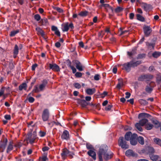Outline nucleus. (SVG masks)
Here are the masks:
<instances>
[{
    "label": "nucleus",
    "instance_id": "29",
    "mask_svg": "<svg viewBox=\"0 0 161 161\" xmlns=\"http://www.w3.org/2000/svg\"><path fill=\"white\" fill-rule=\"evenodd\" d=\"M152 122L154 125L155 127L158 128L160 126V124L159 122L155 119L152 120Z\"/></svg>",
    "mask_w": 161,
    "mask_h": 161
},
{
    "label": "nucleus",
    "instance_id": "38",
    "mask_svg": "<svg viewBox=\"0 0 161 161\" xmlns=\"http://www.w3.org/2000/svg\"><path fill=\"white\" fill-rule=\"evenodd\" d=\"M137 19L139 21L142 22H144L145 21L144 18L140 15V14H137L136 15Z\"/></svg>",
    "mask_w": 161,
    "mask_h": 161
},
{
    "label": "nucleus",
    "instance_id": "10",
    "mask_svg": "<svg viewBox=\"0 0 161 161\" xmlns=\"http://www.w3.org/2000/svg\"><path fill=\"white\" fill-rule=\"evenodd\" d=\"M49 67L50 69H51L55 72H58L60 70L59 66L55 63L49 64Z\"/></svg>",
    "mask_w": 161,
    "mask_h": 161
},
{
    "label": "nucleus",
    "instance_id": "32",
    "mask_svg": "<svg viewBox=\"0 0 161 161\" xmlns=\"http://www.w3.org/2000/svg\"><path fill=\"white\" fill-rule=\"evenodd\" d=\"M161 55V52L159 51H155L152 53V56L154 58H157Z\"/></svg>",
    "mask_w": 161,
    "mask_h": 161
},
{
    "label": "nucleus",
    "instance_id": "1",
    "mask_svg": "<svg viewBox=\"0 0 161 161\" xmlns=\"http://www.w3.org/2000/svg\"><path fill=\"white\" fill-rule=\"evenodd\" d=\"M108 149V147L105 144L102 145L100 147L97 153L99 161H103V155L107 152Z\"/></svg>",
    "mask_w": 161,
    "mask_h": 161
},
{
    "label": "nucleus",
    "instance_id": "39",
    "mask_svg": "<svg viewBox=\"0 0 161 161\" xmlns=\"http://www.w3.org/2000/svg\"><path fill=\"white\" fill-rule=\"evenodd\" d=\"M88 13V12L85 10L80 12L78 14V15L81 17H85L87 15Z\"/></svg>",
    "mask_w": 161,
    "mask_h": 161
},
{
    "label": "nucleus",
    "instance_id": "43",
    "mask_svg": "<svg viewBox=\"0 0 161 161\" xmlns=\"http://www.w3.org/2000/svg\"><path fill=\"white\" fill-rule=\"evenodd\" d=\"M139 102L142 105H145L148 104V102L146 100L143 99H140L138 100Z\"/></svg>",
    "mask_w": 161,
    "mask_h": 161
},
{
    "label": "nucleus",
    "instance_id": "48",
    "mask_svg": "<svg viewBox=\"0 0 161 161\" xmlns=\"http://www.w3.org/2000/svg\"><path fill=\"white\" fill-rule=\"evenodd\" d=\"M123 8L120 7H118L115 9L114 11L116 13H119L122 12Z\"/></svg>",
    "mask_w": 161,
    "mask_h": 161
},
{
    "label": "nucleus",
    "instance_id": "35",
    "mask_svg": "<svg viewBox=\"0 0 161 161\" xmlns=\"http://www.w3.org/2000/svg\"><path fill=\"white\" fill-rule=\"evenodd\" d=\"M137 140L138 142L141 144L143 145L144 144V139L143 137L139 136L137 137Z\"/></svg>",
    "mask_w": 161,
    "mask_h": 161
},
{
    "label": "nucleus",
    "instance_id": "63",
    "mask_svg": "<svg viewBox=\"0 0 161 161\" xmlns=\"http://www.w3.org/2000/svg\"><path fill=\"white\" fill-rule=\"evenodd\" d=\"M33 124V122L32 121H31L30 122L27 123L28 126L29 127H31L32 128L33 127V126L34 125Z\"/></svg>",
    "mask_w": 161,
    "mask_h": 161
},
{
    "label": "nucleus",
    "instance_id": "50",
    "mask_svg": "<svg viewBox=\"0 0 161 161\" xmlns=\"http://www.w3.org/2000/svg\"><path fill=\"white\" fill-rule=\"evenodd\" d=\"M71 62L70 61H69V67L72 70V72L73 74L76 73V69L73 66L71 65Z\"/></svg>",
    "mask_w": 161,
    "mask_h": 161
},
{
    "label": "nucleus",
    "instance_id": "56",
    "mask_svg": "<svg viewBox=\"0 0 161 161\" xmlns=\"http://www.w3.org/2000/svg\"><path fill=\"white\" fill-rule=\"evenodd\" d=\"M86 148L88 149H90V150H93L94 149V148L93 147V146L90 144H86Z\"/></svg>",
    "mask_w": 161,
    "mask_h": 161
},
{
    "label": "nucleus",
    "instance_id": "22",
    "mask_svg": "<svg viewBox=\"0 0 161 161\" xmlns=\"http://www.w3.org/2000/svg\"><path fill=\"white\" fill-rule=\"evenodd\" d=\"M86 92L88 95H92L96 92V89L94 88H88L86 90Z\"/></svg>",
    "mask_w": 161,
    "mask_h": 161
},
{
    "label": "nucleus",
    "instance_id": "16",
    "mask_svg": "<svg viewBox=\"0 0 161 161\" xmlns=\"http://www.w3.org/2000/svg\"><path fill=\"white\" fill-rule=\"evenodd\" d=\"M74 63L76 64V68L80 71H82L83 70L82 66L80 63L77 60L74 61Z\"/></svg>",
    "mask_w": 161,
    "mask_h": 161
},
{
    "label": "nucleus",
    "instance_id": "59",
    "mask_svg": "<svg viewBox=\"0 0 161 161\" xmlns=\"http://www.w3.org/2000/svg\"><path fill=\"white\" fill-rule=\"evenodd\" d=\"M28 100L29 103H33L35 101V99L32 97H28Z\"/></svg>",
    "mask_w": 161,
    "mask_h": 161
},
{
    "label": "nucleus",
    "instance_id": "58",
    "mask_svg": "<svg viewBox=\"0 0 161 161\" xmlns=\"http://www.w3.org/2000/svg\"><path fill=\"white\" fill-rule=\"evenodd\" d=\"M75 75L77 78H80L82 76V73L80 72H77L75 73Z\"/></svg>",
    "mask_w": 161,
    "mask_h": 161
},
{
    "label": "nucleus",
    "instance_id": "11",
    "mask_svg": "<svg viewBox=\"0 0 161 161\" xmlns=\"http://www.w3.org/2000/svg\"><path fill=\"white\" fill-rule=\"evenodd\" d=\"M61 138L63 140H65L66 141L69 140L70 138L69 131L66 130H64L61 136Z\"/></svg>",
    "mask_w": 161,
    "mask_h": 161
},
{
    "label": "nucleus",
    "instance_id": "25",
    "mask_svg": "<svg viewBox=\"0 0 161 161\" xmlns=\"http://www.w3.org/2000/svg\"><path fill=\"white\" fill-rule=\"evenodd\" d=\"M130 61L132 64V67L133 68L137 67L142 63V61L141 60L137 61L135 62H134L133 60H131Z\"/></svg>",
    "mask_w": 161,
    "mask_h": 161
},
{
    "label": "nucleus",
    "instance_id": "8",
    "mask_svg": "<svg viewBox=\"0 0 161 161\" xmlns=\"http://www.w3.org/2000/svg\"><path fill=\"white\" fill-rule=\"evenodd\" d=\"M122 66L123 69L125 70L127 72H129L131 70V67H132V64L130 61L123 64Z\"/></svg>",
    "mask_w": 161,
    "mask_h": 161
},
{
    "label": "nucleus",
    "instance_id": "49",
    "mask_svg": "<svg viewBox=\"0 0 161 161\" xmlns=\"http://www.w3.org/2000/svg\"><path fill=\"white\" fill-rule=\"evenodd\" d=\"M13 145H8L7 149V153H9V152L13 150Z\"/></svg>",
    "mask_w": 161,
    "mask_h": 161
},
{
    "label": "nucleus",
    "instance_id": "53",
    "mask_svg": "<svg viewBox=\"0 0 161 161\" xmlns=\"http://www.w3.org/2000/svg\"><path fill=\"white\" fill-rule=\"evenodd\" d=\"M48 160V158L46 156H42V157H40L39 158V161H46Z\"/></svg>",
    "mask_w": 161,
    "mask_h": 161
},
{
    "label": "nucleus",
    "instance_id": "28",
    "mask_svg": "<svg viewBox=\"0 0 161 161\" xmlns=\"http://www.w3.org/2000/svg\"><path fill=\"white\" fill-rule=\"evenodd\" d=\"M27 87L26 84L25 83H23L19 86V89L20 91H22L23 89L26 90Z\"/></svg>",
    "mask_w": 161,
    "mask_h": 161
},
{
    "label": "nucleus",
    "instance_id": "21",
    "mask_svg": "<svg viewBox=\"0 0 161 161\" xmlns=\"http://www.w3.org/2000/svg\"><path fill=\"white\" fill-rule=\"evenodd\" d=\"M125 155L128 157H134L135 156V154L134 152L131 149H129L127 150L125 152Z\"/></svg>",
    "mask_w": 161,
    "mask_h": 161
},
{
    "label": "nucleus",
    "instance_id": "55",
    "mask_svg": "<svg viewBox=\"0 0 161 161\" xmlns=\"http://www.w3.org/2000/svg\"><path fill=\"white\" fill-rule=\"evenodd\" d=\"M74 87L77 89H80L81 88L80 85L78 83H75L73 84Z\"/></svg>",
    "mask_w": 161,
    "mask_h": 161
},
{
    "label": "nucleus",
    "instance_id": "26",
    "mask_svg": "<svg viewBox=\"0 0 161 161\" xmlns=\"http://www.w3.org/2000/svg\"><path fill=\"white\" fill-rule=\"evenodd\" d=\"M68 24V22H66L64 24V25L63 24L62 25V26L63 27L62 28V30L63 31L67 32L69 30Z\"/></svg>",
    "mask_w": 161,
    "mask_h": 161
},
{
    "label": "nucleus",
    "instance_id": "40",
    "mask_svg": "<svg viewBox=\"0 0 161 161\" xmlns=\"http://www.w3.org/2000/svg\"><path fill=\"white\" fill-rule=\"evenodd\" d=\"M19 53V47L16 44L15 45L14 49V54L15 55H17Z\"/></svg>",
    "mask_w": 161,
    "mask_h": 161
},
{
    "label": "nucleus",
    "instance_id": "19",
    "mask_svg": "<svg viewBox=\"0 0 161 161\" xmlns=\"http://www.w3.org/2000/svg\"><path fill=\"white\" fill-rule=\"evenodd\" d=\"M87 153L89 156L91 157L94 160H96V153L94 151L90 150L87 152Z\"/></svg>",
    "mask_w": 161,
    "mask_h": 161
},
{
    "label": "nucleus",
    "instance_id": "60",
    "mask_svg": "<svg viewBox=\"0 0 161 161\" xmlns=\"http://www.w3.org/2000/svg\"><path fill=\"white\" fill-rule=\"evenodd\" d=\"M108 9L109 10H111V12L112 13V14H109V16H112L113 15V13H114V9L113 8L111 7V6H109V7H108Z\"/></svg>",
    "mask_w": 161,
    "mask_h": 161
},
{
    "label": "nucleus",
    "instance_id": "12",
    "mask_svg": "<svg viewBox=\"0 0 161 161\" xmlns=\"http://www.w3.org/2000/svg\"><path fill=\"white\" fill-rule=\"evenodd\" d=\"M142 5V7L143 8L144 10L147 11L152 9V6L150 4H148L147 3L142 2L140 3Z\"/></svg>",
    "mask_w": 161,
    "mask_h": 161
},
{
    "label": "nucleus",
    "instance_id": "44",
    "mask_svg": "<svg viewBox=\"0 0 161 161\" xmlns=\"http://www.w3.org/2000/svg\"><path fill=\"white\" fill-rule=\"evenodd\" d=\"M150 85L149 84V86H147L145 88L146 91L148 93H151L153 90V88L150 87Z\"/></svg>",
    "mask_w": 161,
    "mask_h": 161
},
{
    "label": "nucleus",
    "instance_id": "54",
    "mask_svg": "<svg viewBox=\"0 0 161 161\" xmlns=\"http://www.w3.org/2000/svg\"><path fill=\"white\" fill-rule=\"evenodd\" d=\"M99 93L100 94L101 97L102 98L104 97L108 94V92L106 91L103 92L102 93L100 94L99 92Z\"/></svg>",
    "mask_w": 161,
    "mask_h": 161
},
{
    "label": "nucleus",
    "instance_id": "33",
    "mask_svg": "<svg viewBox=\"0 0 161 161\" xmlns=\"http://www.w3.org/2000/svg\"><path fill=\"white\" fill-rule=\"evenodd\" d=\"M145 76L146 81H149L153 78V75L150 74H145Z\"/></svg>",
    "mask_w": 161,
    "mask_h": 161
},
{
    "label": "nucleus",
    "instance_id": "37",
    "mask_svg": "<svg viewBox=\"0 0 161 161\" xmlns=\"http://www.w3.org/2000/svg\"><path fill=\"white\" fill-rule=\"evenodd\" d=\"M146 56V53H140L137 55L136 58L137 59H141L145 58Z\"/></svg>",
    "mask_w": 161,
    "mask_h": 161
},
{
    "label": "nucleus",
    "instance_id": "61",
    "mask_svg": "<svg viewBox=\"0 0 161 161\" xmlns=\"http://www.w3.org/2000/svg\"><path fill=\"white\" fill-rule=\"evenodd\" d=\"M39 134L40 136L41 137H42L44 136H45L46 134V133L44 131H40L39 132Z\"/></svg>",
    "mask_w": 161,
    "mask_h": 161
},
{
    "label": "nucleus",
    "instance_id": "64",
    "mask_svg": "<svg viewBox=\"0 0 161 161\" xmlns=\"http://www.w3.org/2000/svg\"><path fill=\"white\" fill-rule=\"evenodd\" d=\"M38 66V64H35L32 65L31 67V70L32 71L35 70L36 68Z\"/></svg>",
    "mask_w": 161,
    "mask_h": 161
},
{
    "label": "nucleus",
    "instance_id": "62",
    "mask_svg": "<svg viewBox=\"0 0 161 161\" xmlns=\"http://www.w3.org/2000/svg\"><path fill=\"white\" fill-rule=\"evenodd\" d=\"M112 106H113L112 105H109L107 107L105 108V109L106 111L110 110Z\"/></svg>",
    "mask_w": 161,
    "mask_h": 161
},
{
    "label": "nucleus",
    "instance_id": "46",
    "mask_svg": "<svg viewBox=\"0 0 161 161\" xmlns=\"http://www.w3.org/2000/svg\"><path fill=\"white\" fill-rule=\"evenodd\" d=\"M145 79V74H143L139 76L138 78V80L139 81H143Z\"/></svg>",
    "mask_w": 161,
    "mask_h": 161
},
{
    "label": "nucleus",
    "instance_id": "47",
    "mask_svg": "<svg viewBox=\"0 0 161 161\" xmlns=\"http://www.w3.org/2000/svg\"><path fill=\"white\" fill-rule=\"evenodd\" d=\"M53 8L56 10L59 13H62L63 12V10L62 8L57 7L53 6Z\"/></svg>",
    "mask_w": 161,
    "mask_h": 161
},
{
    "label": "nucleus",
    "instance_id": "5",
    "mask_svg": "<svg viewBox=\"0 0 161 161\" xmlns=\"http://www.w3.org/2000/svg\"><path fill=\"white\" fill-rule=\"evenodd\" d=\"M26 137V140L29 141L30 143L31 144H32L34 142L35 140L37 138L36 133L35 132H33L32 134L31 132L27 134Z\"/></svg>",
    "mask_w": 161,
    "mask_h": 161
},
{
    "label": "nucleus",
    "instance_id": "57",
    "mask_svg": "<svg viewBox=\"0 0 161 161\" xmlns=\"http://www.w3.org/2000/svg\"><path fill=\"white\" fill-rule=\"evenodd\" d=\"M42 83L41 84L45 87L48 83V81L46 79H44L42 81Z\"/></svg>",
    "mask_w": 161,
    "mask_h": 161
},
{
    "label": "nucleus",
    "instance_id": "45",
    "mask_svg": "<svg viewBox=\"0 0 161 161\" xmlns=\"http://www.w3.org/2000/svg\"><path fill=\"white\" fill-rule=\"evenodd\" d=\"M19 32V30H17L16 31H12L11 32L10 36L11 37H13L16 34L18 33Z\"/></svg>",
    "mask_w": 161,
    "mask_h": 161
},
{
    "label": "nucleus",
    "instance_id": "20",
    "mask_svg": "<svg viewBox=\"0 0 161 161\" xmlns=\"http://www.w3.org/2000/svg\"><path fill=\"white\" fill-rule=\"evenodd\" d=\"M51 30L52 31H54L55 34L58 36L60 37V32L56 26L54 25L52 26L51 27Z\"/></svg>",
    "mask_w": 161,
    "mask_h": 161
},
{
    "label": "nucleus",
    "instance_id": "3",
    "mask_svg": "<svg viewBox=\"0 0 161 161\" xmlns=\"http://www.w3.org/2000/svg\"><path fill=\"white\" fill-rule=\"evenodd\" d=\"M62 152L61 155L63 160H65L68 156L70 158H72L73 157V155L74 154L73 153L70 152L66 148L62 149Z\"/></svg>",
    "mask_w": 161,
    "mask_h": 161
},
{
    "label": "nucleus",
    "instance_id": "6",
    "mask_svg": "<svg viewBox=\"0 0 161 161\" xmlns=\"http://www.w3.org/2000/svg\"><path fill=\"white\" fill-rule=\"evenodd\" d=\"M49 117V112L47 109H45L43 111L42 114V119L44 122L48 120Z\"/></svg>",
    "mask_w": 161,
    "mask_h": 161
},
{
    "label": "nucleus",
    "instance_id": "4",
    "mask_svg": "<svg viewBox=\"0 0 161 161\" xmlns=\"http://www.w3.org/2000/svg\"><path fill=\"white\" fill-rule=\"evenodd\" d=\"M118 144L123 149H126L129 148V145L127 143L126 140L123 136L120 137L119 138Z\"/></svg>",
    "mask_w": 161,
    "mask_h": 161
},
{
    "label": "nucleus",
    "instance_id": "23",
    "mask_svg": "<svg viewBox=\"0 0 161 161\" xmlns=\"http://www.w3.org/2000/svg\"><path fill=\"white\" fill-rule=\"evenodd\" d=\"M132 133L130 131L127 132L125 135L124 139L126 141H129L130 139L131 136L132 135Z\"/></svg>",
    "mask_w": 161,
    "mask_h": 161
},
{
    "label": "nucleus",
    "instance_id": "13",
    "mask_svg": "<svg viewBox=\"0 0 161 161\" xmlns=\"http://www.w3.org/2000/svg\"><path fill=\"white\" fill-rule=\"evenodd\" d=\"M113 153L111 152H107L103 155V158L105 160H108L111 158L113 156Z\"/></svg>",
    "mask_w": 161,
    "mask_h": 161
},
{
    "label": "nucleus",
    "instance_id": "7",
    "mask_svg": "<svg viewBox=\"0 0 161 161\" xmlns=\"http://www.w3.org/2000/svg\"><path fill=\"white\" fill-rule=\"evenodd\" d=\"M143 29L145 36L146 37L149 36L152 31V28L149 26L144 25Z\"/></svg>",
    "mask_w": 161,
    "mask_h": 161
},
{
    "label": "nucleus",
    "instance_id": "52",
    "mask_svg": "<svg viewBox=\"0 0 161 161\" xmlns=\"http://www.w3.org/2000/svg\"><path fill=\"white\" fill-rule=\"evenodd\" d=\"M101 78L100 75L99 74H96L94 77V79L95 80H99Z\"/></svg>",
    "mask_w": 161,
    "mask_h": 161
},
{
    "label": "nucleus",
    "instance_id": "15",
    "mask_svg": "<svg viewBox=\"0 0 161 161\" xmlns=\"http://www.w3.org/2000/svg\"><path fill=\"white\" fill-rule=\"evenodd\" d=\"M1 142H2L1 141ZM7 142L8 139L7 138H5L4 139L2 143L0 142V148L3 149L2 152H3L5 149Z\"/></svg>",
    "mask_w": 161,
    "mask_h": 161
},
{
    "label": "nucleus",
    "instance_id": "14",
    "mask_svg": "<svg viewBox=\"0 0 161 161\" xmlns=\"http://www.w3.org/2000/svg\"><path fill=\"white\" fill-rule=\"evenodd\" d=\"M78 103L83 108H85L89 104L84 99H78Z\"/></svg>",
    "mask_w": 161,
    "mask_h": 161
},
{
    "label": "nucleus",
    "instance_id": "36",
    "mask_svg": "<svg viewBox=\"0 0 161 161\" xmlns=\"http://www.w3.org/2000/svg\"><path fill=\"white\" fill-rule=\"evenodd\" d=\"M135 126L136 128L139 131L142 132L143 129L141 127L142 125L139 122L135 124Z\"/></svg>",
    "mask_w": 161,
    "mask_h": 161
},
{
    "label": "nucleus",
    "instance_id": "42",
    "mask_svg": "<svg viewBox=\"0 0 161 161\" xmlns=\"http://www.w3.org/2000/svg\"><path fill=\"white\" fill-rule=\"evenodd\" d=\"M153 126L152 124L150 123H147L145 125V127L147 130H150L153 128Z\"/></svg>",
    "mask_w": 161,
    "mask_h": 161
},
{
    "label": "nucleus",
    "instance_id": "51",
    "mask_svg": "<svg viewBox=\"0 0 161 161\" xmlns=\"http://www.w3.org/2000/svg\"><path fill=\"white\" fill-rule=\"evenodd\" d=\"M34 18L37 21H38L41 20V17L39 14H37L34 16Z\"/></svg>",
    "mask_w": 161,
    "mask_h": 161
},
{
    "label": "nucleus",
    "instance_id": "18",
    "mask_svg": "<svg viewBox=\"0 0 161 161\" xmlns=\"http://www.w3.org/2000/svg\"><path fill=\"white\" fill-rule=\"evenodd\" d=\"M146 151L147 154L149 155V156L150 155V154H153L155 152L154 148L148 146L146 147Z\"/></svg>",
    "mask_w": 161,
    "mask_h": 161
},
{
    "label": "nucleus",
    "instance_id": "27",
    "mask_svg": "<svg viewBox=\"0 0 161 161\" xmlns=\"http://www.w3.org/2000/svg\"><path fill=\"white\" fill-rule=\"evenodd\" d=\"M36 87L37 90H38V92H39L40 91H43L44 90L45 86L41 84L39 86L38 85L35 86H34V87Z\"/></svg>",
    "mask_w": 161,
    "mask_h": 161
},
{
    "label": "nucleus",
    "instance_id": "2",
    "mask_svg": "<svg viewBox=\"0 0 161 161\" xmlns=\"http://www.w3.org/2000/svg\"><path fill=\"white\" fill-rule=\"evenodd\" d=\"M151 115L149 114L144 113H140L139 114L138 116V119L142 118L139 122L142 125V126H143L145 125H146V123L148 122V119L145 118H148Z\"/></svg>",
    "mask_w": 161,
    "mask_h": 161
},
{
    "label": "nucleus",
    "instance_id": "17",
    "mask_svg": "<svg viewBox=\"0 0 161 161\" xmlns=\"http://www.w3.org/2000/svg\"><path fill=\"white\" fill-rule=\"evenodd\" d=\"M137 47H134L132 49V50L131 52H127V55L130 57H131L132 56L136 54L137 51Z\"/></svg>",
    "mask_w": 161,
    "mask_h": 161
},
{
    "label": "nucleus",
    "instance_id": "9",
    "mask_svg": "<svg viewBox=\"0 0 161 161\" xmlns=\"http://www.w3.org/2000/svg\"><path fill=\"white\" fill-rule=\"evenodd\" d=\"M130 144L133 146L136 145L137 143V135L136 134H133L131 136L130 140Z\"/></svg>",
    "mask_w": 161,
    "mask_h": 161
},
{
    "label": "nucleus",
    "instance_id": "24",
    "mask_svg": "<svg viewBox=\"0 0 161 161\" xmlns=\"http://www.w3.org/2000/svg\"><path fill=\"white\" fill-rule=\"evenodd\" d=\"M146 45L148 46V48L150 49V50L154 49L155 46V43H149L148 42H146Z\"/></svg>",
    "mask_w": 161,
    "mask_h": 161
},
{
    "label": "nucleus",
    "instance_id": "41",
    "mask_svg": "<svg viewBox=\"0 0 161 161\" xmlns=\"http://www.w3.org/2000/svg\"><path fill=\"white\" fill-rule=\"evenodd\" d=\"M153 140L154 143L161 147V140L160 139L157 138H155Z\"/></svg>",
    "mask_w": 161,
    "mask_h": 161
},
{
    "label": "nucleus",
    "instance_id": "31",
    "mask_svg": "<svg viewBox=\"0 0 161 161\" xmlns=\"http://www.w3.org/2000/svg\"><path fill=\"white\" fill-rule=\"evenodd\" d=\"M149 157L153 161H157L159 158V156L158 155H154L153 154H150Z\"/></svg>",
    "mask_w": 161,
    "mask_h": 161
},
{
    "label": "nucleus",
    "instance_id": "30",
    "mask_svg": "<svg viewBox=\"0 0 161 161\" xmlns=\"http://www.w3.org/2000/svg\"><path fill=\"white\" fill-rule=\"evenodd\" d=\"M36 30L38 32V34L41 35L42 36H44V33L43 31L39 27H37L36 28Z\"/></svg>",
    "mask_w": 161,
    "mask_h": 161
},
{
    "label": "nucleus",
    "instance_id": "34",
    "mask_svg": "<svg viewBox=\"0 0 161 161\" xmlns=\"http://www.w3.org/2000/svg\"><path fill=\"white\" fill-rule=\"evenodd\" d=\"M34 93H38V90L36 87L35 88L34 87L31 93L28 94L27 97H31V96H34Z\"/></svg>",
    "mask_w": 161,
    "mask_h": 161
}]
</instances>
